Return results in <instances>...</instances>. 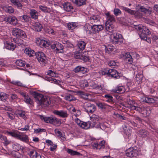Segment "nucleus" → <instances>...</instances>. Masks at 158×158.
I'll use <instances>...</instances> for the list:
<instances>
[{"mask_svg":"<svg viewBox=\"0 0 158 158\" xmlns=\"http://www.w3.org/2000/svg\"><path fill=\"white\" fill-rule=\"evenodd\" d=\"M14 5L16 6L18 8L20 9H22L23 7V5L19 1Z\"/></svg>","mask_w":158,"mask_h":158,"instance_id":"nucleus-56","label":"nucleus"},{"mask_svg":"<svg viewBox=\"0 0 158 158\" xmlns=\"http://www.w3.org/2000/svg\"><path fill=\"white\" fill-rule=\"evenodd\" d=\"M104 97L107 99L106 100V102L112 103L114 102V100L112 99L113 97L112 96L109 94H107L105 95L104 96Z\"/></svg>","mask_w":158,"mask_h":158,"instance_id":"nucleus-42","label":"nucleus"},{"mask_svg":"<svg viewBox=\"0 0 158 158\" xmlns=\"http://www.w3.org/2000/svg\"><path fill=\"white\" fill-rule=\"evenodd\" d=\"M146 35L140 33L139 34V36L141 38V39L144 40H147V37Z\"/></svg>","mask_w":158,"mask_h":158,"instance_id":"nucleus-60","label":"nucleus"},{"mask_svg":"<svg viewBox=\"0 0 158 158\" xmlns=\"http://www.w3.org/2000/svg\"><path fill=\"white\" fill-rule=\"evenodd\" d=\"M28 154L31 158H41L40 155L35 150H30Z\"/></svg>","mask_w":158,"mask_h":158,"instance_id":"nucleus-21","label":"nucleus"},{"mask_svg":"<svg viewBox=\"0 0 158 158\" xmlns=\"http://www.w3.org/2000/svg\"><path fill=\"white\" fill-rule=\"evenodd\" d=\"M17 114L20 117H22L24 119L26 118L24 111L22 110H19L18 111Z\"/></svg>","mask_w":158,"mask_h":158,"instance_id":"nucleus-47","label":"nucleus"},{"mask_svg":"<svg viewBox=\"0 0 158 158\" xmlns=\"http://www.w3.org/2000/svg\"><path fill=\"white\" fill-rule=\"evenodd\" d=\"M24 52L29 56H33L34 55H35L36 54L34 51L27 48L25 49Z\"/></svg>","mask_w":158,"mask_h":158,"instance_id":"nucleus-27","label":"nucleus"},{"mask_svg":"<svg viewBox=\"0 0 158 158\" xmlns=\"http://www.w3.org/2000/svg\"><path fill=\"white\" fill-rule=\"evenodd\" d=\"M77 26V23H76L70 22L67 24V27L69 30H73Z\"/></svg>","mask_w":158,"mask_h":158,"instance_id":"nucleus-34","label":"nucleus"},{"mask_svg":"<svg viewBox=\"0 0 158 158\" xmlns=\"http://www.w3.org/2000/svg\"><path fill=\"white\" fill-rule=\"evenodd\" d=\"M68 114L67 113V111L63 110L60 111V117L62 118H66L68 117Z\"/></svg>","mask_w":158,"mask_h":158,"instance_id":"nucleus-46","label":"nucleus"},{"mask_svg":"<svg viewBox=\"0 0 158 158\" xmlns=\"http://www.w3.org/2000/svg\"><path fill=\"white\" fill-rule=\"evenodd\" d=\"M47 75H49L52 77H46V80L52 83H54L58 85H59V81L53 78V77H55L56 76V74L55 72L51 70H49L47 72Z\"/></svg>","mask_w":158,"mask_h":158,"instance_id":"nucleus-4","label":"nucleus"},{"mask_svg":"<svg viewBox=\"0 0 158 158\" xmlns=\"http://www.w3.org/2000/svg\"><path fill=\"white\" fill-rule=\"evenodd\" d=\"M108 73H109V76L111 77H112L118 78L119 77V76L118 75V73L115 69H108Z\"/></svg>","mask_w":158,"mask_h":158,"instance_id":"nucleus-17","label":"nucleus"},{"mask_svg":"<svg viewBox=\"0 0 158 158\" xmlns=\"http://www.w3.org/2000/svg\"><path fill=\"white\" fill-rule=\"evenodd\" d=\"M84 109L85 111L87 113L92 114L96 110V107L94 104L89 103H86L85 104Z\"/></svg>","mask_w":158,"mask_h":158,"instance_id":"nucleus-8","label":"nucleus"},{"mask_svg":"<svg viewBox=\"0 0 158 158\" xmlns=\"http://www.w3.org/2000/svg\"><path fill=\"white\" fill-rule=\"evenodd\" d=\"M42 29V26L39 22H36L34 25V30L37 31H40Z\"/></svg>","mask_w":158,"mask_h":158,"instance_id":"nucleus-32","label":"nucleus"},{"mask_svg":"<svg viewBox=\"0 0 158 158\" xmlns=\"http://www.w3.org/2000/svg\"><path fill=\"white\" fill-rule=\"evenodd\" d=\"M20 138V140L24 142L28 143L29 141L28 137V136L26 135H21V137Z\"/></svg>","mask_w":158,"mask_h":158,"instance_id":"nucleus-44","label":"nucleus"},{"mask_svg":"<svg viewBox=\"0 0 158 158\" xmlns=\"http://www.w3.org/2000/svg\"><path fill=\"white\" fill-rule=\"evenodd\" d=\"M72 2L78 6H80L85 5L86 0H72Z\"/></svg>","mask_w":158,"mask_h":158,"instance_id":"nucleus-22","label":"nucleus"},{"mask_svg":"<svg viewBox=\"0 0 158 158\" xmlns=\"http://www.w3.org/2000/svg\"><path fill=\"white\" fill-rule=\"evenodd\" d=\"M105 25L106 29L107 31L110 32H112L114 30V27L111 23H106Z\"/></svg>","mask_w":158,"mask_h":158,"instance_id":"nucleus-24","label":"nucleus"},{"mask_svg":"<svg viewBox=\"0 0 158 158\" xmlns=\"http://www.w3.org/2000/svg\"><path fill=\"white\" fill-rule=\"evenodd\" d=\"M36 42L37 44L41 48H46L51 44L49 40L48 41L46 39L42 37L37 38Z\"/></svg>","mask_w":158,"mask_h":158,"instance_id":"nucleus-3","label":"nucleus"},{"mask_svg":"<svg viewBox=\"0 0 158 158\" xmlns=\"http://www.w3.org/2000/svg\"><path fill=\"white\" fill-rule=\"evenodd\" d=\"M67 152L69 154L72 156L78 155L81 154L79 152L77 151H74L69 148L68 149Z\"/></svg>","mask_w":158,"mask_h":158,"instance_id":"nucleus-37","label":"nucleus"},{"mask_svg":"<svg viewBox=\"0 0 158 158\" xmlns=\"http://www.w3.org/2000/svg\"><path fill=\"white\" fill-rule=\"evenodd\" d=\"M13 148L15 151H19L20 149V145L19 144H14L13 145Z\"/></svg>","mask_w":158,"mask_h":158,"instance_id":"nucleus-54","label":"nucleus"},{"mask_svg":"<svg viewBox=\"0 0 158 158\" xmlns=\"http://www.w3.org/2000/svg\"><path fill=\"white\" fill-rule=\"evenodd\" d=\"M39 8L43 11L46 12L47 10V8L46 6H39Z\"/></svg>","mask_w":158,"mask_h":158,"instance_id":"nucleus-63","label":"nucleus"},{"mask_svg":"<svg viewBox=\"0 0 158 158\" xmlns=\"http://www.w3.org/2000/svg\"><path fill=\"white\" fill-rule=\"evenodd\" d=\"M113 41L115 44H120L123 40L122 35L119 33H116L113 34Z\"/></svg>","mask_w":158,"mask_h":158,"instance_id":"nucleus-9","label":"nucleus"},{"mask_svg":"<svg viewBox=\"0 0 158 158\" xmlns=\"http://www.w3.org/2000/svg\"><path fill=\"white\" fill-rule=\"evenodd\" d=\"M41 118L43 119L44 121L47 123H53L59 122V120L57 118L53 117L52 116L47 117L43 116Z\"/></svg>","mask_w":158,"mask_h":158,"instance_id":"nucleus-13","label":"nucleus"},{"mask_svg":"<svg viewBox=\"0 0 158 158\" xmlns=\"http://www.w3.org/2000/svg\"><path fill=\"white\" fill-rule=\"evenodd\" d=\"M31 93L34 97L35 101L39 106L42 107L48 106L50 104L51 101L49 97L44 96L34 91H31Z\"/></svg>","mask_w":158,"mask_h":158,"instance_id":"nucleus-1","label":"nucleus"},{"mask_svg":"<svg viewBox=\"0 0 158 158\" xmlns=\"http://www.w3.org/2000/svg\"><path fill=\"white\" fill-rule=\"evenodd\" d=\"M82 50L76 51L74 54V57L77 59H81L84 62H87L89 60V56L84 55Z\"/></svg>","mask_w":158,"mask_h":158,"instance_id":"nucleus-5","label":"nucleus"},{"mask_svg":"<svg viewBox=\"0 0 158 158\" xmlns=\"http://www.w3.org/2000/svg\"><path fill=\"white\" fill-rule=\"evenodd\" d=\"M108 65L111 67H114L117 65L116 63L114 61L111 60L108 63Z\"/></svg>","mask_w":158,"mask_h":158,"instance_id":"nucleus-57","label":"nucleus"},{"mask_svg":"<svg viewBox=\"0 0 158 158\" xmlns=\"http://www.w3.org/2000/svg\"><path fill=\"white\" fill-rule=\"evenodd\" d=\"M90 118L91 120L94 121L92 123H94H94L95 124V122H94V121H98L99 120L100 118V117L98 115L95 114H93L90 117Z\"/></svg>","mask_w":158,"mask_h":158,"instance_id":"nucleus-41","label":"nucleus"},{"mask_svg":"<svg viewBox=\"0 0 158 158\" xmlns=\"http://www.w3.org/2000/svg\"><path fill=\"white\" fill-rule=\"evenodd\" d=\"M107 21L106 22V23H111L114 22L115 21V18L114 16L111 15L107 18Z\"/></svg>","mask_w":158,"mask_h":158,"instance_id":"nucleus-36","label":"nucleus"},{"mask_svg":"<svg viewBox=\"0 0 158 158\" xmlns=\"http://www.w3.org/2000/svg\"><path fill=\"white\" fill-rule=\"evenodd\" d=\"M59 42L55 41L53 42V44H51L52 48L53 49L54 51H56V52L59 53L58 52L59 51Z\"/></svg>","mask_w":158,"mask_h":158,"instance_id":"nucleus-25","label":"nucleus"},{"mask_svg":"<svg viewBox=\"0 0 158 158\" xmlns=\"http://www.w3.org/2000/svg\"><path fill=\"white\" fill-rule=\"evenodd\" d=\"M8 98V95L4 93H1L0 94V100L4 101Z\"/></svg>","mask_w":158,"mask_h":158,"instance_id":"nucleus-38","label":"nucleus"},{"mask_svg":"<svg viewBox=\"0 0 158 158\" xmlns=\"http://www.w3.org/2000/svg\"><path fill=\"white\" fill-rule=\"evenodd\" d=\"M12 33V35L17 37L24 38L27 36L24 31L17 28H13Z\"/></svg>","mask_w":158,"mask_h":158,"instance_id":"nucleus-6","label":"nucleus"},{"mask_svg":"<svg viewBox=\"0 0 158 158\" xmlns=\"http://www.w3.org/2000/svg\"><path fill=\"white\" fill-rule=\"evenodd\" d=\"M132 109L135 110L142 114L143 117H147L151 113L150 108L149 107H145L142 106H132Z\"/></svg>","mask_w":158,"mask_h":158,"instance_id":"nucleus-2","label":"nucleus"},{"mask_svg":"<svg viewBox=\"0 0 158 158\" xmlns=\"http://www.w3.org/2000/svg\"><path fill=\"white\" fill-rule=\"evenodd\" d=\"M7 114L9 118L11 119L12 120L14 119L15 116L13 114L7 112Z\"/></svg>","mask_w":158,"mask_h":158,"instance_id":"nucleus-62","label":"nucleus"},{"mask_svg":"<svg viewBox=\"0 0 158 158\" xmlns=\"http://www.w3.org/2000/svg\"><path fill=\"white\" fill-rule=\"evenodd\" d=\"M141 12L143 14H150V11L146 9L143 6H141L140 7L139 9L138 12Z\"/></svg>","mask_w":158,"mask_h":158,"instance_id":"nucleus-30","label":"nucleus"},{"mask_svg":"<svg viewBox=\"0 0 158 158\" xmlns=\"http://www.w3.org/2000/svg\"><path fill=\"white\" fill-rule=\"evenodd\" d=\"M12 100H16L17 99L18 97L17 95L15 94H12L10 96Z\"/></svg>","mask_w":158,"mask_h":158,"instance_id":"nucleus-64","label":"nucleus"},{"mask_svg":"<svg viewBox=\"0 0 158 158\" xmlns=\"http://www.w3.org/2000/svg\"><path fill=\"white\" fill-rule=\"evenodd\" d=\"M80 127L83 128L87 129L89 128H93L95 127V124L94 122V123H92L90 121H88L87 122L82 121Z\"/></svg>","mask_w":158,"mask_h":158,"instance_id":"nucleus-14","label":"nucleus"},{"mask_svg":"<svg viewBox=\"0 0 158 158\" xmlns=\"http://www.w3.org/2000/svg\"><path fill=\"white\" fill-rule=\"evenodd\" d=\"M138 133L139 136L142 138L148 137L149 135L148 131L144 129H140L138 131Z\"/></svg>","mask_w":158,"mask_h":158,"instance_id":"nucleus-18","label":"nucleus"},{"mask_svg":"<svg viewBox=\"0 0 158 158\" xmlns=\"http://www.w3.org/2000/svg\"><path fill=\"white\" fill-rule=\"evenodd\" d=\"M105 141L103 140L101 141L99 143H94L93 147V148H96L99 150L104 149L105 148Z\"/></svg>","mask_w":158,"mask_h":158,"instance_id":"nucleus-19","label":"nucleus"},{"mask_svg":"<svg viewBox=\"0 0 158 158\" xmlns=\"http://www.w3.org/2000/svg\"><path fill=\"white\" fill-rule=\"evenodd\" d=\"M124 129V132L126 135L129 136L131 132V131L129 128H127L125 126L123 127Z\"/></svg>","mask_w":158,"mask_h":158,"instance_id":"nucleus-39","label":"nucleus"},{"mask_svg":"<svg viewBox=\"0 0 158 158\" xmlns=\"http://www.w3.org/2000/svg\"><path fill=\"white\" fill-rule=\"evenodd\" d=\"M4 20L6 22L14 25H16L18 23V21L16 18L15 16H9L4 19Z\"/></svg>","mask_w":158,"mask_h":158,"instance_id":"nucleus-12","label":"nucleus"},{"mask_svg":"<svg viewBox=\"0 0 158 158\" xmlns=\"http://www.w3.org/2000/svg\"><path fill=\"white\" fill-rule=\"evenodd\" d=\"M143 101L149 103H154L156 102V100L152 98L144 97L143 98Z\"/></svg>","mask_w":158,"mask_h":158,"instance_id":"nucleus-28","label":"nucleus"},{"mask_svg":"<svg viewBox=\"0 0 158 158\" xmlns=\"http://www.w3.org/2000/svg\"><path fill=\"white\" fill-rule=\"evenodd\" d=\"M45 131L46 130L44 129H41L39 128L37 129H34V132L36 134L40 133L41 132H45Z\"/></svg>","mask_w":158,"mask_h":158,"instance_id":"nucleus-55","label":"nucleus"},{"mask_svg":"<svg viewBox=\"0 0 158 158\" xmlns=\"http://www.w3.org/2000/svg\"><path fill=\"white\" fill-rule=\"evenodd\" d=\"M140 33L148 35L150 34L149 30L145 26H143V28Z\"/></svg>","mask_w":158,"mask_h":158,"instance_id":"nucleus-35","label":"nucleus"},{"mask_svg":"<svg viewBox=\"0 0 158 158\" xmlns=\"http://www.w3.org/2000/svg\"><path fill=\"white\" fill-rule=\"evenodd\" d=\"M15 63L17 65L20 67L23 66L26 64L25 61L22 60H16Z\"/></svg>","mask_w":158,"mask_h":158,"instance_id":"nucleus-40","label":"nucleus"},{"mask_svg":"<svg viewBox=\"0 0 158 158\" xmlns=\"http://www.w3.org/2000/svg\"><path fill=\"white\" fill-rule=\"evenodd\" d=\"M96 104L99 108L101 109L106 108V105L104 103L99 102L97 103Z\"/></svg>","mask_w":158,"mask_h":158,"instance_id":"nucleus-50","label":"nucleus"},{"mask_svg":"<svg viewBox=\"0 0 158 158\" xmlns=\"http://www.w3.org/2000/svg\"><path fill=\"white\" fill-rule=\"evenodd\" d=\"M30 15L32 18L35 19L38 18V13L37 11L34 9H31L30 10Z\"/></svg>","mask_w":158,"mask_h":158,"instance_id":"nucleus-23","label":"nucleus"},{"mask_svg":"<svg viewBox=\"0 0 158 158\" xmlns=\"http://www.w3.org/2000/svg\"><path fill=\"white\" fill-rule=\"evenodd\" d=\"M7 12L9 13H12L14 11V8L11 6H8L6 8Z\"/></svg>","mask_w":158,"mask_h":158,"instance_id":"nucleus-53","label":"nucleus"},{"mask_svg":"<svg viewBox=\"0 0 158 158\" xmlns=\"http://www.w3.org/2000/svg\"><path fill=\"white\" fill-rule=\"evenodd\" d=\"M143 77V75L141 73H139L136 76V80L138 81V83H139L142 82Z\"/></svg>","mask_w":158,"mask_h":158,"instance_id":"nucleus-33","label":"nucleus"},{"mask_svg":"<svg viewBox=\"0 0 158 158\" xmlns=\"http://www.w3.org/2000/svg\"><path fill=\"white\" fill-rule=\"evenodd\" d=\"M35 56L38 61L40 63H44L46 62V56L45 54L42 52L36 53Z\"/></svg>","mask_w":158,"mask_h":158,"instance_id":"nucleus-11","label":"nucleus"},{"mask_svg":"<svg viewBox=\"0 0 158 158\" xmlns=\"http://www.w3.org/2000/svg\"><path fill=\"white\" fill-rule=\"evenodd\" d=\"M143 26L141 25H138L135 26V28L138 31H139L140 32L141 31V30H142Z\"/></svg>","mask_w":158,"mask_h":158,"instance_id":"nucleus-59","label":"nucleus"},{"mask_svg":"<svg viewBox=\"0 0 158 158\" xmlns=\"http://www.w3.org/2000/svg\"><path fill=\"white\" fill-rule=\"evenodd\" d=\"M45 31L49 34L54 35V31L53 29L51 28H49L46 29Z\"/></svg>","mask_w":158,"mask_h":158,"instance_id":"nucleus-58","label":"nucleus"},{"mask_svg":"<svg viewBox=\"0 0 158 158\" xmlns=\"http://www.w3.org/2000/svg\"><path fill=\"white\" fill-rule=\"evenodd\" d=\"M30 17L27 15H24L20 17V19H23L24 21L27 22L29 21Z\"/></svg>","mask_w":158,"mask_h":158,"instance_id":"nucleus-48","label":"nucleus"},{"mask_svg":"<svg viewBox=\"0 0 158 158\" xmlns=\"http://www.w3.org/2000/svg\"><path fill=\"white\" fill-rule=\"evenodd\" d=\"M114 91L117 93H122L124 91V88L123 86H119L117 87Z\"/></svg>","mask_w":158,"mask_h":158,"instance_id":"nucleus-31","label":"nucleus"},{"mask_svg":"<svg viewBox=\"0 0 158 158\" xmlns=\"http://www.w3.org/2000/svg\"><path fill=\"white\" fill-rule=\"evenodd\" d=\"M24 101L28 104L31 105L33 104L32 100L28 95L27 97V98H26V99H24Z\"/></svg>","mask_w":158,"mask_h":158,"instance_id":"nucleus-51","label":"nucleus"},{"mask_svg":"<svg viewBox=\"0 0 158 158\" xmlns=\"http://www.w3.org/2000/svg\"><path fill=\"white\" fill-rule=\"evenodd\" d=\"M97 24H94L90 26L92 32L93 33H97L102 31L103 29V25Z\"/></svg>","mask_w":158,"mask_h":158,"instance_id":"nucleus-10","label":"nucleus"},{"mask_svg":"<svg viewBox=\"0 0 158 158\" xmlns=\"http://www.w3.org/2000/svg\"><path fill=\"white\" fill-rule=\"evenodd\" d=\"M106 48L108 51L114 52L116 51L115 47L112 45H108L106 47Z\"/></svg>","mask_w":158,"mask_h":158,"instance_id":"nucleus-49","label":"nucleus"},{"mask_svg":"<svg viewBox=\"0 0 158 158\" xmlns=\"http://www.w3.org/2000/svg\"><path fill=\"white\" fill-rule=\"evenodd\" d=\"M62 4L61 6L60 5V6L63 8L64 10L67 11L71 12L73 9V7L69 3L65 2L63 4L62 3Z\"/></svg>","mask_w":158,"mask_h":158,"instance_id":"nucleus-15","label":"nucleus"},{"mask_svg":"<svg viewBox=\"0 0 158 158\" xmlns=\"http://www.w3.org/2000/svg\"><path fill=\"white\" fill-rule=\"evenodd\" d=\"M50 150L51 151H54L57 148V145L56 144H54L53 143L51 145Z\"/></svg>","mask_w":158,"mask_h":158,"instance_id":"nucleus-61","label":"nucleus"},{"mask_svg":"<svg viewBox=\"0 0 158 158\" xmlns=\"http://www.w3.org/2000/svg\"><path fill=\"white\" fill-rule=\"evenodd\" d=\"M73 71L75 73L81 72L83 73H85L88 72V69L84 67L78 66L74 69Z\"/></svg>","mask_w":158,"mask_h":158,"instance_id":"nucleus-20","label":"nucleus"},{"mask_svg":"<svg viewBox=\"0 0 158 158\" xmlns=\"http://www.w3.org/2000/svg\"><path fill=\"white\" fill-rule=\"evenodd\" d=\"M114 13L115 16H118L121 14V10L118 8H115L114 10Z\"/></svg>","mask_w":158,"mask_h":158,"instance_id":"nucleus-52","label":"nucleus"},{"mask_svg":"<svg viewBox=\"0 0 158 158\" xmlns=\"http://www.w3.org/2000/svg\"><path fill=\"white\" fill-rule=\"evenodd\" d=\"M0 139L1 140L4 141V143L5 145H6L9 144V142L7 140L6 137L3 136V135H0Z\"/></svg>","mask_w":158,"mask_h":158,"instance_id":"nucleus-45","label":"nucleus"},{"mask_svg":"<svg viewBox=\"0 0 158 158\" xmlns=\"http://www.w3.org/2000/svg\"><path fill=\"white\" fill-rule=\"evenodd\" d=\"M90 23L92 24H96L100 23V18L98 15L91 16L89 18Z\"/></svg>","mask_w":158,"mask_h":158,"instance_id":"nucleus-16","label":"nucleus"},{"mask_svg":"<svg viewBox=\"0 0 158 158\" xmlns=\"http://www.w3.org/2000/svg\"><path fill=\"white\" fill-rule=\"evenodd\" d=\"M16 46L13 44V43L10 42H6L5 45L6 48L8 50H14Z\"/></svg>","mask_w":158,"mask_h":158,"instance_id":"nucleus-26","label":"nucleus"},{"mask_svg":"<svg viewBox=\"0 0 158 158\" xmlns=\"http://www.w3.org/2000/svg\"><path fill=\"white\" fill-rule=\"evenodd\" d=\"M65 99L69 101H75L76 100V98L73 95L69 94V95L65 96Z\"/></svg>","mask_w":158,"mask_h":158,"instance_id":"nucleus-43","label":"nucleus"},{"mask_svg":"<svg viewBox=\"0 0 158 158\" xmlns=\"http://www.w3.org/2000/svg\"><path fill=\"white\" fill-rule=\"evenodd\" d=\"M138 154V151L133 149V148H131L128 149L126 152V155L127 156L131 158H136Z\"/></svg>","mask_w":158,"mask_h":158,"instance_id":"nucleus-7","label":"nucleus"},{"mask_svg":"<svg viewBox=\"0 0 158 158\" xmlns=\"http://www.w3.org/2000/svg\"><path fill=\"white\" fill-rule=\"evenodd\" d=\"M77 45L80 50L82 51L85 48L86 44L84 41H80L78 42Z\"/></svg>","mask_w":158,"mask_h":158,"instance_id":"nucleus-29","label":"nucleus"}]
</instances>
